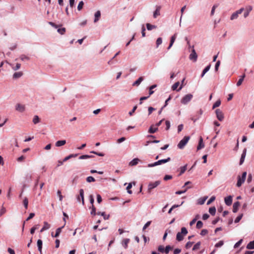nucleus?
Returning a JSON list of instances; mask_svg holds the SVG:
<instances>
[{"instance_id":"1a4fd4ad","label":"nucleus","mask_w":254,"mask_h":254,"mask_svg":"<svg viewBox=\"0 0 254 254\" xmlns=\"http://www.w3.org/2000/svg\"><path fill=\"white\" fill-rule=\"evenodd\" d=\"M77 200L80 202L81 200L83 204H84V190L83 189H80L79 190V195L77 197Z\"/></svg>"},{"instance_id":"a19ab883","label":"nucleus","mask_w":254,"mask_h":254,"mask_svg":"<svg viewBox=\"0 0 254 254\" xmlns=\"http://www.w3.org/2000/svg\"><path fill=\"white\" fill-rule=\"evenodd\" d=\"M132 187V183H129L127 187V192L129 194L132 193V191L130 190V189Z\"/></svg>"},{"instance_id":"f3484780","label":"nucleus","mask_w":254,"mask_h":254,"mask_svg":"<svg viewBox=\"0 0 254 254\" xmlns=\"http://www.w3.org/2000/svg\"><path fill=\"white\" fill-rule=\"evenodd\" d=\"M50 227H51V225L50 224H49L47 222H44V226H43V228L41 229L40 232H42L46 230H48L50 228Z\"/></svg>"},{"instance_id":"de8ad7c7","label":"nucleus","mask_w":254,"mask_h":254,"mask_svg":"<svg viewBox=\"0 0 254 254\" xmlns=\"http://www.w3.org/2000/svg\"><path fill=\"white\" fill-rule=\"evenodd\" d=\"M83 5H84V3L82 1H81L80 2H79V3H78V6H77L78 10H80L83 8Z\"/></svg>"},{"instance_id":"a211bd4d","label":"nucleus","mask_w":254,"mask_h":254,"mask_svg":"<svg viewBox=\"0 0 254 254\" xmlns=\"http://www.w3.org/2000/svg\"><path fill=\"white\" fill-rule=\"evenodd\" d=\"M63 228H64V226L58 228L56 230V234H55V235H54L53 233H52V234H51L52 236L53 237H58L59 236V235L60 234V233H61L62 230Z\"/></svg>"},{"instance_id":"cd10ccee","label":"nucleus","mask_w":254,"mask_h":254,"mask_svg":"<svg viewBox=\"0 0 254 254\" xmlns=\"http://www.w3.org/2000/svg\"><path fill=\"white\" fill-rule=\"evenodd\" d=\"M23 73L21 71L15 72L13 75V78H18L22 75Z\"/></svg>"},{"instance_id":"5701e85b","label":"nucleus","mask_w":254,"mask_h":254,"mask_svg":"<svg viewBox=\"0 0 254 254\" xmlns=\"http://www.w3.org/2000/svg\"><path fill=\"white\" fill-rule=\"evenodd\" d=\"M100 16H101V12L99 10H98L95 13V19H94V22H97L99 20Z\"/></svg>"},{"instance_id":"ea45409f","label":"nucleus","mask_w":254,"mask_h":254,"mask_svg":"<svg viewBox=\"0 0 254 254\" xmlns=\"http://www.w3.org/2000/svg\"><path fill=\"white\" fill-rule=\"evenodd\" d=\"M86 181L88 183H91V182H95V180L93 177L89 176L86 178Z\"/></svg>"},{"instance_id":"0e129e2a","label":"nucleus","mask_w":254,"mask_h":254,"mask_svg":"<svg viewBox=\"0 0 254 254\" xmlns=\"http://www.w3.org/2000/svg\"><path fill=\"white\" fill-rule=\"evenodd\" d=\"M126 139V138L125 137H122L118 139L117 141V142L118 143H120L124 141Z\"/></svg>"},{"instance_id":"b1692460","label":"nucleus","mask_w":254,"mask_h":254,"mask_svg":"<svg viewBox=\"0 0 254 254\" xmlns=\"http://www.w3.org/2000/svg\"><path fill=\"white\" fill-rule=\"evenodd\" d=\"M42 241L41 240H38L37 241V246L38 248V250L40 252V254H42Z\"/></svg>"},{"instance_id":"f03ea898","label":"nucleus","mask_w":254,"mask_h":254,"mask_svg":"<svg viewBox=\"0 0 254 254\" xmlns=\"http://www.w3.org/2000/svg\"><path fill=\"white\" fill-rule=\"evenodd\" d=\"M190 139V136H185L178 144L177 146L180 149H183Z\"/></svg>"},{"instance_id":"39448f33","label":"nucleus","mask_w":254,"mask_h":254,"mask_svg":"<svg viewBox=\"0 0 254 254\" xmlns=\"http://www.w3.org/2000/svg\"><path fill=\"white\" fill-rule=\"evenodd\" d=\"M161 183L160 181H156L154 182H151L148 184V192L151 193L152 190L156 188L158 186H159Z\"/></svg>"},{"instance_id":"c03bdc74","label":"nucleus","mask_w":254,"mask_h":254,"mask_svg":"<svg viewBox=\"0 0 254 254\" xmlns=\"http://www.w3.org/2000/svg\"><path fill=\"white\" fill-rule=\"evenodd\" d=\"M156 87V85H153L149 87V96L152 95L154 93V91H153V89H154Z\"/></svg>"},{"instance_id":"49530a36","label":"nucleus","mask_w":254,"mask_h":254,"mask_svg":"<svg viewBox=\"0 0 254 254\" xmlns=\"http://www.w3.org/2000/svg\"><path fill=\"white\" fill-rule=\"evenodd\" d=\"M203 226V223L201 221H198L196 223V228L197 229H200Z\"/></svg>"},{"instance_id":"9b49d317","label":"nucleus","mask_w":254,"mask_h":254,"mask_svg":"<svg viewBox=\"0 0 254 254\" xmlns=\"http://www.w3.org/2000/svg\"><path fill=\"white\" fill-rule=\"evenodd\" d=\"M245 9H246V11L244 12V16L245 18H246L249 15L250 12L252 10L253 7H252V6L248 5V6H246Z\"/></svg>"},{"instance_id":"20e7f679","label":"nucleus","mask_w":254,"mask_h":254,"mask_svg":"<svg viewBox=\"0 0 254 254\" xmlns=\"http://www.w3.org/2000/svg\"><path fill=\"white\" fill-rule=\"evenodd\" d=\"M171 160V158L170 157H168V158L166 159H161L160 160L157 162H155L153 163L149 164L147 165L148 167H153L157 165H161L163 163H166L169 161H170Z\"/></svg>"},{"instance_id":"423d86ee","label":"nucleus","mask_w":254,"mask_h":254,"mask_svg":"<svg viewBox=\"0 0 254 254\" xmlns=\"http://www.w3.org/2000/svg\"><path fill=\"white\" fill-rule=\"evenodd\" d=\"M193 96L191 94H188L185 95L181 101V103L183 104H187L189 103L192 99Z\"/></svg>"},{"instance_id":"37998d69","label":"nucleus","mask_w":254,"mask_h":254,"mask_svg":"<svg viewBox=\"0 0 254 254\" xmlns=\"http://www.w3.org/2000/svg\"><path fill=\"white\" fill-rule=\"evenodd\" d=\"M180 84V82H176L173 85V86H172V89L173 90H177L178 87L179 86Z\"/></svg>"},{"instance_id":"774afa93","label":"nucleus","mask_w":254,"mask_h":254,"mask_svg":"<svg viewBox=\"0 0 254 254\" xmlns=\"http://www.w3.org/2000/svg\"><path fill=\"white\" fill-rule=\"evenodd\" d=\"M25 157L23 155H22L20 157H18L17 159V160L18 162H22L25 159Z\"/></svg>"},{"instance_id":"4d7b16f0","label":"nucleus","mask_w":254,"mask_h":254,"mask_svg":"<svg viewBox=\"0 0 254 254\" xmlns=\"http://www.w3.org/2000/svg\"><path fill=\"white\" fill-rule=\"evenodd\" d=\"M242 242H243V240L241 239L240 240H239L238 242H237L235 244V245L234 246V248H238V247H239Z\"/></svg>"},{"instance_id":"7c9ffc66","label":"nucleus","mask_w":254,"mask_h":254,"mask_svg":"<svg viewBox=\"0 0 254 254\" xmlns=\"http://www.w3.org/2000/svg\"><path fill=\"white\" fill-rule=\"evenodd\" d=\"M146 27L148 30H151L153 29H155L156 28V26L154 25H151L149 23L146 24Z\"/></svg>"},{"instance_id":"f8f14e48","label":"nucleus","mask_w":254,"mask_h":254,"mask_svg":"<svg viewBox=\"0 0 254 254\" xmlns=\"http://www.w3.org/2000/svg\"><path fill=\"white\" fill-rule=\"evenodd\" d=\"M224 200L226 204L228 206H230L232 203V197L231 195H229L225 197Z\"/></svg>"},{"instance_id":"dca6fc26","label":"nucleus","mask_w":254,"mask_h":254,"mask_svg":"<svg viewBox=\"0 0 254 254\" xmlns=\"http://www.w3.org/2000/svg\"><path fill=\"white\" fill-rule=\"evenodd\" d=\"M240 203L239 201L235 202L233 206V211L234 213L237 212L239 207L240 206Z\"/></svg>"},{"instance_id":"4c0bfd02","label":"nucleus","mask_w":254,"mask_h":254,"mask_svg":"<svg viewBox=\"0 0 254 254\" xmlns=\"http://www.w3.org/2000/svg\"><path fill=\"white\" fill-rule=\"evenodd\" d=\"M20 59L21 61H28L29 60V58L25 55H22L20 57Z\"/></svg>"},{"instance_id":"6e6d98bb","label":"nucleus","mask_w":254,"mask_h":254,"mask_svg":"<svg viewBox=\"0 0 254 254\" xmlns=\"http://www.w3.org/2000/svg\"><path fill=\"white\" fill-rule=\"evenodd\" d=\"M243 217V214H241L240 215H239L236 218V219L235 220V223H238L240 220L241 219H242Z\"/></svg>"},{"instance_id":"ddd939ff","label":"nucleus","mask_w":254,"mask_h":254,"mask_svg":"<svg viewBox=\"0 0 254 254\" xmlns=\"http://www.w3.org/2000/svg\"><path fill=\"white\" fill-rule=\"evenodd\" d=\"M15 109L17 111L20 112H23L25 110V106L20 104H18L16 105Z\"/></svg>"},{"instance_id":"69168bd1","label":"nucleus","mask_w":254,"mask_h":254,"mask_svg":"<svg viewBox=\"0 0 254 254\" xmlns=\"http://www.w3.org/2000/svg\"><path fill=\"white\" fill-rule=\"evenodd\" d=\"M38 228L37 226H35L32 227L30 230V233L31 234H33L35 231V230Z\"/></svg>"},{"instance_id":"09e8293b","label":"nucleus","mask_w":254,"mask_h":254,"mask_svg":"<svg viewBox=\"0 0 254 254\" xmlns=\"http://www.w3.org/2000/svg\"><path fill=\"white\" fill-rule=\"evenodd\" d=\"M162 43V39L161 38H158L156 40V46L158 47Z\"/></svg>"},{"instance_id":"412c9836","label":"nucleus","mask_w":254,"mask_h":254,"mask_svg":"<svg viewBox=\"0 0 254 254\" xmlns=\"http://www.w3.org/2000/svg\"><path fill=\"white\" fill-rule=\"evenodd\" d=\"M160 9H161V7L158 6L157 7V8L156 9V10L154 12V13H153V17L154 18H156L158 16L160 15Z\"/></svg>"},{"instance_id":"c756f323","label":"nucleus","mask_w":254,"mask_h":254,"mask_svg":"<svg viewBox=\"0 0 254 254\" xmlns=\"http://www.w3.org/2000/svg\"><path fill=\"white\" fill-rule=\"evenodd\" d=\"M210 64L207 65L203 70L202 74L201 75V77H202L209 70L210 68Z\"/></svg>"},{"instance_id":"864d4df0","label":"nucleus","mask_w":254,"mask_h":254,"mask_svg":"<svg viewBox=\"0 0 254 254\" xmlns=\"http://www.w3.org/2000/svg\"><path fill=\"white\" fill-rule=\"evenodd\" d=\"M172 248L170 246H167L166 247L165 249V253L166 254H168L169 251L172 250Z\"/></svg>"},{"instance_id":"4468645a","label":"nucleus","mask_w":254,"mask_h":254,"mask_svg":"<svg viewBox=\"0 0 254 254\" xmlns=\"http://www.w3.org/2000/svg\"><path fill=\"white\" fill-rule=\"evenodd\" d=\"M204 144L203 142V138L201 136H200L199 138V140L198 145L197 147V149L198 150H200V149L204 148Z\"/></svg>"},{"instance_id":"bb28decb","label":"nucleus","mask_w":254,"mask_h":254,"mask_svg":"<svg viewBox=\"0 0 254 254\" xmlns=\"http://www.w3.org/2000/svg\"><path fill=\"white\" fill-rule=\"evenodd\" d=\"M247 249H254V241L250 242L246 247Z\"/></svg>"},{"instance_id":"052dcab7","label":"nucleus","mask_w":254,"mask_h":254,"mask_svg":"<svg viewBox=\"0 0 254 254\" xmlns=\"http://www.w3.org/2000/svg\"><path fill=\"white\" fill-rule=\"evenodd\" d=\"M91 214L92 215H95L96 214V208L94 206V205H92V210L91 212Z\"/></svg>"},{"instance_id":"8fccbe9b","label":"nucleus","mask_w":254,"mask_h":254,"mask_svg":"<svg viewBox=\"0 0 254 254\" xmlns=\"http://www.w3.org/2000/svg\"><path fill=\"white\" fill-rule=\"evenodd\" d=\"M91 157H92L91 156H89L88 155H81L79 158V159H85L89 158Z\"/></svg>"},{"instance_id":"2eb2a0df","label":"nucleus","mask_w":254,"mask_h":254,"mask_svg":"<svg viewBox=\"0 0 254 254\" xmlns=\"http://www.w3.org/2000/svg\"><path fill=\"white\" fill-rule=\"evenodd\" d=\"M246 151H247V149L246 148L244 149V150H243V153L241 155V157L240 161V165H241L244 162L245 158V157L246 155Z\"/></svg>"},{"instance_id":"2f4dec72","label":"nucleus","mask_w":254,"mask_h":254,"mask_svg":"<svg viewBox=\"0 0 254 254\" xmlns=\"http://www.w3.org/2000/svg\"><path fill=\"white\" fill-rule=\"evenodd\" d=\"M209 212L212 215H214L216 212V208L215 207H211L209 209Z\"/></svg>"},{"instance_id":"a878e982","label":"nucleus","mask_w":254,"mask_h":254,"mask_svg":"<svg viewBox=\"0 0 254 254\" xmlns=\"http://www.w3.org/2000/svg\"><path fill=\"white\" fill-rule=\"evenodd\" d=\"M139 161V159L135 158V159H133L131 162H130L129 165L130 166L136 165L138 164Z\"/></svg>"},{"instance_id":"c9c22d12","label":"nucleus","mask_w":254,"mask_h":254,"mask_svg":"<svg viewBox=\"0 0 254 254\" xmlns=\"http://www.w3.org/2000/svg\"><path fill=\"white\" fill-rule=\"evenodd\" d=\"M40 122V119L38 116H35L33 119V122L34 124H36Z\"/></svg>"},{"instance_id":"f257e3e1","label":"nucleus","mask_w":254,"mask_h":254,"mask_svg":"<svg viewBox=\"0 0 254 254\" xmlns=\"http://www.w3.org/2000/svg\"><path fill=\"white\" fill-rule=\"evenodd\" d=\"M188 234V231L185 227L181 228V232L177 234L176 239L178 241H181L184 239V236Z\"/></svg>"},{"instance_id":"58836bf2","label":"nucleus","mask_w":254,"mask_h":254,"mask_svg":"<svg viewBox=\"0 0 254 254\" xmlns=\"http://www.w3.org/2000/svg\"><path fill=\"white\" fill-rule=\"evenodd\" d=\"M191 186L187 187V188L185 189V191L179 190L176 192V194H181L182 193H185L187 191V190L189 188H190Z\"/></svg>"},{"instance_id":"aec40b11","label":"nucleus","mask_w":254,"mask_h":254,"mask_svg":"<svg viewBox=\"0 0 254 254\" xmlns=\"http://www.w3.org/2000/svg\"><path fill=\"white\" fill-rule=\"evenodd\" d=\"M176 38V34H174L173 36H172L171 38L170 43L169 47H168V49H170L171 47L173 46L175 40Z\"/></svg>"},{"instance_id":"a18cd8bd","label":"nucleus","mask_w":254,"mask_h":254,"mask_svg":"<svg viewBox=\"0 0 254 254\" xmlns=\"http://www.w3.org/2000/svg\"><path fill=\"white\" fill-rule=\"evenodd\" d=\"M56 146H57V147H60V146H62L63 145H64V140H59V141H58L56 143Z\"/></svg>"},{"instance_id":"c85d7f7f","label":"nucleus","mask_w":254,"mask_h":254,"mask_svg":"<svg viewBox=\"0 0 254 254\" xmlns=\"http://www.w3.org/2000/svg\"><path fill=\"white\" fill-rule=\"evenodd\" d=\"M129 242V239H125L123 241V246L124 247L125 249H127V245L128 243Z\"/></svg>"},{"instance_id":"4be33fe9","label":"nucleus","mask_w":254,"mask_h":254,"mask_svg":"<svg viewBox=\"0 0 254 254\" xmlns=\"http://www.w3.org/2000/svg\"><path fill=\"white\" fill-rule=\"evenodd\" d=\"M245 76H246V75L244 73L240 77V78L239 79V80L238 81V82H237V84H236L237 86H240V85H241V84H242V83L244 80Z\"/></svg>"},{"instance_id":"f704fd0d","label":"nucleus","mask_w":254,"mask_h":254,"mask_svg":"<svg viewBox=\"0 0 254 254\" xmlns=\"http://www.w3.org/2000/svg\"><path fill=\"white\" fill-rule=\"evenodd\" d=\"M23 203L24 204V206L26 209H27L28 208V200L27 197H25L23 199Z\"/></svg>"},{"instance_id":"473e14b6","label":"nucleus","mask_w":254,"mask_h":254,"mask_svg":"<svg viewBox=\"0 0 254 254\" xmlns=\"http://www.w3.org/2000/svg\"><path fill=\"white\" fill-rule=\"evenodd\" d=\"M187 165H186L183 167H181L180 168V175H182L183 173H185V172L187 170Z\"/></svg>"},{"instance_id":"603ef678","label":"nucleus","mask_w":254,"mask_h":254,"mask_svg":"<svg viewBox=\"0 0 254 254\" xmlns=\"http://www.w3.org/2000/svg\"><path fill=\"white\" fill-rule=\"evenodd\" d=\"M224 244V242L223 241H220L218 243L215 244V247L216 248H219L223 246Z\"/></svg>"},{"instance_id":"6e6552de","label":"nucleus","mask_w":254,"mask_h":254,"mask_svg":"<svg viewBox=\"0 0 254 254\" xmlns=\"http://www.w3.org/2000/svg\"><path fill=\"white\" fill-rule=\"evenodd\" d=\"M217 118L220 121H222L224 119V115L223 112L220 109H216L215 111Z\"/></svg>"},{"instance_id":"7ed1b4c3","label":"nucleus","mask_w":254,"mask_h":254,"mask_svg":"<svg viewBox=\"0 0 254 254\" xmlns=\"http://www.w3.org/2000/svg\"><path fill=\"white\" fill-rule=\"evenodd\" d=\"M247 176V172H244L243 173L242 176H238V181L236 184L237 187H240L242 184L244 183L246 180Z\"/></svg>"},{"instance_id":"5fc2aeb1","label":"nucleus","mask_w":254,"mask_h":254,"mask_svg":"<svg viewBox=\"0 0 254 254\" xmlns=\"http://www.w3.org/2000/svg\"><path fill=\"white\" fill-rule=\"evenodd\" d=\"M101 215L103 216L104 219L105 220H107L110 217V215H106L105 214V212H104L101 213Z\"/></svg>"},{"instance_id":"72a5a7b5","label":"nucleus","mask_w":254,"mask_h":254,"mask_svg":"<svg viewBox=\"0 0 254 254\" xmlns=\"http://www.w3.org/2000/svg\"><path fill=\"white\" fill-rule=\"evenodd\" d=\"M200 244H201L200 242H197L196 244H195L192 248V250L196 251V250L199 249Z\"/></svg>"},{"instance_id":"bf43d9fd","label":"nucleus","mask_w":254,"mask_h":254,"mask_svg":"<svg viewBox=\"0 0 254 254\" xmlns=\"http://www.w3.org/2000/svg\"><path fill=\"white\" fill-rule=\"evenodd\" d=\"M218 6V5L217 4H214L212 8V9H211V15H213L214 13V11H215V8Z\"/></svg>"},{"instance_id":"680f3d73","label":"nucleus","mask_w":254,"mask_h":254,"mask_svg":"<svg viewBox=\"0 0 254 254\" xmlns=\"http://www.w3.org/2000/svg\"><path fill=\"white\" fill-rule=\"evenodd\" d=\"M208 233V231L206 229H203L200 232V235L202 236H205Z\"/></svg>"},{"instance_id":"79ce46f5","label":"nucleus","mask_w":254,"mask_h":254,"mask_svg":"<svg viewBox=\"0 0 254 254\" xmlns=\"http://www.w3.org/2000/svg\"><path fill=\"white\" fill-rule=\"evenodd\" d=\"M239 14L236 12L233 13L231 16V20H233L238 18Z\"/></svg>"},{"instance_id":"9d476101","label":"nucleus","mask_w":254,"mask_h":254,"mask_svg":"<svg viewBox=\"0 0 254 254\" xmlns=\"http://www.w3.org/2000/svg\"><path fill=\"white\" fill-rule=\"evenodd\" d=\"M189 58L193 62H196L197 58V55L194 49H192L191 54L190 55Z\"/></svg>"},{"instance_id":"e433bc0d","label":"nucleus","mask_w":254,"mask_h":254,"mask_svg":"<svg viewBox=\"0 0 254 254\" xmlns=\"http://www.w3.org/2000/svg\"><path fill=\"white\" fill-rule=\"evenodd\" d=\"M221 104V101L220 100H218L216 101V102L213 104V109H215L216 107H219Z\"/></svg>"},{"instance_id":"338daca9","label":"nucleus","mask_w":254,"mask_h":254,"mask_svg":"<svg viewBox=\"0 0 254 254\" xmlns=\"http://www.w3.org/2000/svg\"><path fill=\"white\" fill-rule=\"evenodd\" d=\"M34 216H35V214L34 213H30L29 216L26 219V221H28L30 219L33 218L34 217Z\"/></svg>"},{"instance_id":"e2e57ef3","label":"nucleus","mask_w":254,"mask_h":254,"mask_svg":"<svg viewBox=\"0 0 254 254\" xmlns=\"http://www.w3.org/2000/svg\"><path fill=\"white\" fill-rule=\"evenodd\" d=\"M192 244H193V242H189L186 244V248L187 249H189L192 246Z\"/></svg>"},{"instance_id":"6ab92c4d","label":"nucleus","mask_w":254,"mask_h":254,"mask_svg":"<svg viewBox=\"0 0 254 254\" xmlns=\"http://www.w3.org/2000/svg\"><path fill=\"white\" fill-rule=\"evenodd\" d=\"M158 130V128L155 125H152L150 127L148 132L150 133H154Z\"/></svg>"},{"instance_id":"13d9d810","label":"nucleus","mask_w":254,"mask_h":254,"mask_svg":"<svg viewBox=\"0 0 254 254\" xmlns=\"http://www.w3.org/2000/svg\"><path fill=\"white\" fill-rule=\"evenodd\" d=\"M158 251L161 253L165 252V249L163 246H159L158 248Z\"/></svg>"},{"instance_id":"393cba45","label":"nucleus","mask_w":254,"mask_h":254,"mask_svg":"<svg viewBox=\"0 0 254 254\" xmlns=\"http://www.w3.org/2000/svg\"><path fill=\"white\" fill-rule=\"evenodd\" d=\"M143 80V77H140L136 81H135L132 85L133 86H138L140 83Z\"/></svg>"},{"instance_id":"3c124183","label":"nucleus","mask_w":254,"mask_h":254,"mask_svg":"<svg viewBox=\"0 0 254 254\" xmlns=\"http://www.w3.org/2000/svg\"><path fill=\"white\" fill-rule=\"evenodd\" d=\"M215 199V197L214 196H212L207 201V204L209 205L211 204L213 201H214Z\"/></svg>"},{"instance_id":"0eeeda50","label":"nucleus","mask_w":254,"mask_h":254,"mask_svg":"<svg viewBox=\"0 0 254 254\" xmlns=\"http://www.w3.org/2000/svg\"><path fill=\"white\" fill-rule=\"evenodd\" d=\"M49 24L55 28H58V32L61 34H64V28L62 27V25H57L53 22H49Z\"/></svg>"}]
</instances>
